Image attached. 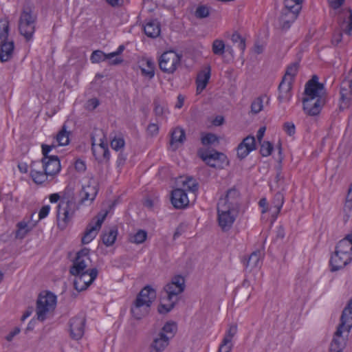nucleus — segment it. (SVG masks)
<instances>
[{
    "label": "nucleus",
    "instance_id": "7c9ffc66",
    "mask_svg": "<svg viewBox=\"0 0 352 352\" xmlns=\"http://www.w3.org/2000/svg\"><path fill=\"white\" fill-rule=\"evenodd\" d=\"M145 34L150 38H157L160 36L161 28L160 23L157 20H152L144 27Z\"/></svg>",
    "mask_w": 352,
    "mask_h": 352
},
{
    "label": "nucleus",
    "instance_id": "0e129e2a",
    "mask_svg": "<svg viewBox=\"0 0 352 352\" xmlns=\"http://www.w3.org/2000/svg\"><path fill=\"white\" fill-rule=\"evenodd\" d=\"M89 252L90 250L87 248H84L76 253V256L75 258H77V260L80 258H86L87 260H90L89 258Z\"/></svg>",
    "mask_w": 352,
    "mask_h": 352
},
{
    "label": "nucleus",
    "instance_id": "412c9836",
    "mask_svg": "<svg viewBox=\"0 0 352 352\" xmlns=\"http://www.w3.org/2000/svg\"><path fill=\"white\" fill-rule=\"evenodd\" d=\"M298 15V12H295L293 10L290 11L287 9H283L281 14L278 19L279 28L282 30H287L291 25L295 21Z\"/></svg>",
    "mask_w": 352,
    "mask_h": 352
},
{
    "label": "nucleus",
    "instance_id": "4468645a",
    "mask_svg": "<svg viewBox=\"0 0 352 352\" xmlns=\"http://www.w3.org/2000/svg\"><path fill=\"white\" fill-rule=\"evenodd\" d=\"M86 319L82 316H76L69 320L70 336L72 339L78 340L84 334V327Z\"/></svg>",
    "mask_w": 352,
    "mask_h": 352
},
{
    "label": "nucleus",
    "instance_id": "6e6552de",
    "mask_svg": "<svg viewBox=\"0 0 352 352\" xmlns=\"http://www.w3.org/2000/svg\"><path fill=\"white\" fill-rule=\"evenodd\" d=\"M340 96L339 109L342 111L349 108L352 100V69L341 82Z\"/></svg>",
    "mask_w": 352,
    "mask_h": 352
},
{
    "label": "nucleus",
    "instance_id": "79ce46f5",
    "mask_svg": "<svg viewBox=\"0 0 352 352\" xmlns=\"http://www.w3.org/2000/svg\"><path fill=\"white\" fill-rule=\"evenodd\" d=\"M67 201L69 204L76 203L74 196V188L69 186H67L64 190L60 203H66Z\"/></svg>",
    "mask_w": 352,
    "mask_h": 352
},
{
    "label": "nucleus",
    "instance_id": "5701e85b",
    "mask_svg": "<svg viewBox=\"0 0 352 352\" xmlns=\"http://www.w3.org/2000/svg\"><path fill=\"white\" fill-rule=\"evenodd\" d=\"M292 82L291 80H288L285 76L283 77L281 82H280L278 89L279 95L278 96V100L279 102L283 101H289L291 98L290 91L292 89Z\"/></svg>",
    "mask_w": 352,
    "mask_h": 352
},
{
    "label": "nucleus",
    "instance_id": "f8f14e48",
    "mask_svg": "<svg viewBox=\"0 0 352 352\" xmlns=\"http://www.w3.org/2000/svg\"><path fill=\"white\" fill-rule=\"evenodd\" d=\"M344 331H346L344 328H340V326H338L333 334L329 352H343L344 349L346 346L349 334L347 333L346 336H344L343 333Z\"/></svg>",
    "mask_w": 352,
    "mask_h": 352
},
{
    "label": "nucleus",
    "instance_id": "9b49d317",
    "mask_svg": "<svg viewBox=\"0 0 352 352\" xmlns=\"http://www.w3.org/2000/svg\"><path fill=\"white\" fill-rule=\"evenodd\" d=\"M238 213L232 212L223 206H221V208H217V219L223 231H228L232 228Z\"/></svg>",
    "mask_w": 352,
    "mask_h": 352
},
{
    "label": "nucleus",
    "instance_id": "c756f323",
    "mask_svg": "<svg viewBox=\"0 0 352 352\" xmlns=\"http://www.w3.org/2000/svg\"><path fill=\"white\" fill-rule=\"evenodd\" d=\"M261 257L262 253L260 250L254 251L248 258H245L243 259V265L246 268H249L250 270H252L260 265Z\"/></svg>",
    "mask_w": 352,
    "mask_h": 352
},
{
    "label": "nucleus",
    "instance_id": "69168bd1",
    "mask_svg": "<svg viewBox=\"0 0 352 352\" xmlns=\"http://www.w3.org/2000/svg\"><path fill=\"white\" fill-rule=\"evenodd\" d=\"M54 147V145L50 146V145H47L45 144H43L41 145L42 153L43 155L42 160H47L52 156V155H49V153L51 151L52 148Z\"/></svg>",
    "mask_w": 352,
    "mask_h": 352
},
{
    "label": "nucleus",
    "instance_id": "37998d69",
    "mask_svg": "<svg viewBox=\"0 0 352 352\" xmlns=\"http://www.w3.org/2000/svg\"><path fill=\"white\" fill-rule=\"evenodd\" d=\"M147 238V232L144 230H139L133 235H131L129 241L136 244L144 243Z\"/></svg>",
    "mask_w": 352,
    "mask_h": 352
},
{
    "label": "nucleus",
    "instance_id": "c9c22d12",
    "mask_svg": "<svg viewBox=\"0 0 352 352\" xmlns=\"http://www.w3.org/2000/svg\"><path fill=\"white\" fill-rule=\"evenodd\" d=\"M118 235V229L116 227L111 228L109 231H104L101 236L102 243L107 247L114 244Z\"/></svg>",
    "mask_w": 352,
    "mask_h": 352
},
{
    "label": "nucleus",
    "instance_id": "b1692460",
    "mask_svg": "<svg viewBox=\"0 0 352 352\" xmlns=\"http://www.w3.org/2000/svg\"><path fill=\"white\" fill-rule=\"evenodd\" d=\"M210 76L211 67L209 65L198 73L196 78L197 94H200L206 87Z\"/></svg>",
    "mask_w": 352,
    "mask_h": 352
},
{
    "label": "nucleus",
    "instance_id": "a19ab883",
    "mask_svg": "<svg viewBox=\"0 0 352 352\" xmlns=\"http://www.w3.org/2000/svg\"><path fill=\"white\" fill-rule=\"evenodd\" d=\"M70 132L66 129L65 124H63L60 131L56 135V140L60 146L67 145L69 142V135Z\"/></svg>",
    "mask_w": 352,
    "mask_h": 352
},
{
    "label": "nucleus",
    "instance_id": "de8ad7c7",
    "mask_svg": "<svg viewBox=\"0 0 352 352\" xmlns=\"http://www.w3.org/2000/svg\"><path fill=\"white\" fill-rule=\"evenodd\" d=\"M283 203L284 195L282 191H278L275 194L272 201V204L274 205V207L276 208L277 214L280 212V209L283 205Z\"/></svg>",
    "mask_w": 352,
    "mask_h": 352
},
{
    "label": "nucleus",
    "instance_id": "680f3d73",
    "mask_svg": "<svg viewBox=\"0 0 352 352\" xmlns=\"http://www.w3.org/2000/svg\"><path fill=\"white\" fill-rule=\"evenodd\" d=\"M124 146V140L123 138H114L111 142V146L115 151H118Z\"/></svg>",
    "mask_w": 352,
    "mask_h": 352
},
{
    "label": "nucleus",
    "instance_id": "39448f33",
    "mask_svg": "<svg viewBox=\"0 0 352 352\" xmlns=\"http://www.w3.org/2000/svg\"><path fill=\"white\" fill-rule=\"evenodd\" d=\"M56 296L51 292H47L45 295L40 294L36 300L37 319L44 321L48 313L53 311L56 308Z\"/></svg>",
    "mask_w": 352,
    "mask_h": 352
},
{
    "label": "nucleus",
    "instance_id": "052dcab7",
    "mask_svg": "<svg viewBox=\"0 0 352 352\" xmlns=\"http://www.w3.org/2000/svg\"><path fill=\"white\" fill-rule=\"evenodd\" d=\"M283 130L285 131V133L289 135L292 136L296 133V126L293 122H287L283 124Z\"/></svg>",
    "mask_w": 352,
    "mask_h": 352
},
{
    "label": "nucleus",
    "instance_id": "0eeeda50",
    "mask_svg": "<svg viewBox=\"0 0 352 352\" xmlns=\"http://www.w3.org/2000/svg\"><path fill=\"white\" fill-rule=\"evenodd\" d=\"M182 55L173 50L164 52L158 59L160 69L166 74H173L181 63Z\"/></svg>",
    "mask_w": 352,
    "mask_h": 352
},
{
    "label": "nucleus",
    "instance_id": "e433bc0d",
    "mask_svg": "<svg viewBox=\"0 0 352 352\" xmlns=\"http://www.w3.org/2000/svg\"><path fill=\"white\" fill-rule=\"evenodd\" d=\"M91 141H92V147L91 150L93 153H96L97 151H102V155H99L98 157H96V160H98V162H102L103 161H105L106 162H108L110 157V153L108 147H96L95 144V140L94 137H91Z\"/></svg>",
    "mask_w": 352,
    "mask_h": 352
},
{
    "label": "nucleus",
    "instance_id": "ddd939ff",
    "mask_svg": "<svg viewBox=\"0 0 352 352\" xmlns=\"http://www.w3.org/2000/svg\"><path fill=\"white\" fill-rule=\"evenodd\" d=\"M149 302L148 300L142 301L141 299H135L130 310L132 316L135 320H140L148 316L151 307Z\"/></svg>",
    "mask_w": 352,
    "mask_h": 352
},
{
    "label": "nucleus",
    "instance_id": "aec40b11",
    "mask_svg": "<svg viewBox=\"0 0 352 352\" xmlns=\"http://www.w3.org/2000/svg\"><path fill=\"white\" fill-rule=\"evenodd\" d=\"M340 321L338 325L340 326V328H344L346 332L349 333L352 328V298L344 308Z\"/></svg>",
    "mask_w": 352,
    "mask_h": 352
},
{
    "label": "nucleus",
    "instance_id": "338daca9",
    "mask_svg": "<svg viewBox=\"0 0 352 352\" xmlns=\"http://www.w3.org/2000/svg\"><path fill=\"white\" fill-rule=\"evenodd\" d=\"M74 167L76 171L83 173L86 170L85 162L80 159H78L74 163Z\"/></svg>",
    "mask_w": 352,
    "mask_h": 352
},
{
    "label": "nucleus",
    "instance_id": "8fccbe9b",
    "mask_svg": "<svg viewBox=\"0 0 352 352\" xmlns=\"http://www.w3.org/2000/svg\"><path fill=\"white\" fill-rule=\"evenodd\" d=\"M183 186L194 193L197 192L199 189L198 183L193 177H187L186 179L183 182Z\"/></svg>",
    "mask_w": 352,
    "mask_h": 352
},
{
    "label": "nucleus",
    "instance_id": "6e6d98bb",
    "mask_svg": "<svg viewBox=\"0 0 352 352\" xmlns=\"http://www.w3.org/2000/svg\"><path fill=\"white\" fill-rule=\"evenodd\" d=\"M210 14L209 8L206 6H199L195 11V16L199 19H204L208 16Z\"/></svg>",
    "mask_w": 352,
    "mask_h": 352
},
{
    "label": "nucleus",
    "instance_id": "2f4dec72",
    "mask_svg": "<svg viewBox=\"0 0 352 352\" xmlns=\"http://www.w3.org/2000/svg\"><path fill=\"white\" fill-rule=\"evenodd\" d=\"M156 298V292L151 286L146 285L137 295L135 299H141L142 301H150L149 305L151 306L153 302Z\"/></svg>",
    "mask_w": 352,
    "mask_h": 352
},
{
    "label": "nucleus",
    "instance_id": "ea45409f",
    "mask_svg": "<svg viewBox=\"0 0 352 352\" xmlns=\"http://www.w3.org/2000/svg\"><path fill=\"white\" fill-rule=\"evenodd\" d=\"M177 330V323L173 321H168L165 323L164 327L162 328L161 331L159 333H163L164 335L170 334V339L172 338L176 333Z\"/></svg>",
    "mask_w": 352,
    "mask_h": 352
},
{
    "label": "nucleus",
    "instance_id": "13d9d810",
    "mask_svg": "<svg viewBox=\"0 0 352 352\" xmlns=\"http://www.w3.org/2000/svg\"><path fill=\"white\" fill-rule=\"evenodd\" d=\"M285 7L283 9H287L290 11L293 10L295 12H300L301 9V6L298 3H295L294 1L292 0H285L284 1Z\"/></svg>",
    "mask_w": 352,
    "mask_h": 352
},
{
    "label": "nucleus",
    "instance_id": "09e8293b",
    "mask_svg": "<svg viewBox=\"0 0 352 352\" xmlns=\"http://www.w3.org/2000/svg\"><path fill=\"white\" fill-rule=\"evenodd\" d=\"M250 282L247 280H244L241 284V285L236 289V293L238 294L240 296H242V294L245 292L243 295V298H249L250 296Z\"/></svg>",
    "mask_w": 352,
    "mask_h": 352
},
{
    "label": "nucleus",
    "instance_id": "20e7f679",
    "mask_svg": "<svg viewBox=\"0 0 352 352\" xmlns=\"http://www.w3.org/2000/svg\"><path fill=\"white\" fill-rule=\"evenodd\" d=\"M197 155L206 165L215 169H223L230 165L227 156L214 149L199 148L197 151Z\"/></svg>",
    "mask_w": 352,
    "mask_h": 352
},
{
    "label": "nucleus",
    "instance_id": "f704fd0d",
    "mask_svg": "<svg viewBox=\"0 0 352 352\" xmlns=\"http://www.w3.org/2000/svg\"><path fill=\"white\" fill-rule=\"evenodd\" d=\"M98 193V188L96 186H91L88 185L84 186L81 191V200L80 202L82 204L86 200H90L93 201L96 197Z\"/></svg>",
    "mask_w": 352,
    "mask_h": 352
},
{
    "label": "nucleus",
    "instance_id": "e2e57ef3",
    "mask_svg": "<svg viewBox=\"0 0 352 352\" xmlns=\"http://www.w3.org/2000/svg\"><path fill=\"white\" fill-rule=\"evenodd\" d=\"M343 32H344L341 29L334 32L331 39L333 45H338L342 41Z\"/></svg>",
    "mask_w": 352,
    "mask_h": 352
},
{
    "label": "nucleus",
    "instance_id": "c03bdc74",
    "mask_svg": "<svg viewBox=\"0 0 352 352\" xmlns=\"http://www.w3.org/2000/svg\"><path fill=\"white\" fill-rule=\"evenodd\" d=\"M225 43L222 40L216 39L212 43V51L214 54L221 56L225 52Z\"/></svg>",
    "mask_w": 352,
    "mask_h": 352
},
{
    "label": "nucleus",
    "instance_id": "2eb2a0df",
    "mask_svg": "<svg viewBox=\"0 0 352 352\" xmlns=\"http://www.w3.org/2000/svg\"><path fill=\"white\" fill-rule=\"evenodd\" d=\"M256 140L254 136L248 135L238 145L237 157L241 160L245 158L252 151L256 150Z\"/></svg>",
    "mask_w": 352,
    "mask_h": 352
},
{
    "label": "nucleus",
    "instance_id": "423d86ee",
    "mask_svg": "<svg viewBox=\"0 0 352 352\" xmlns=\"http://www.w3.org/2000/svg\"><path fill=\"white\" fill-rule=\"evenodd\" d=\"M78 206L76 203H59L57 210V226L62 230H65L74 217Z\"/></svg>",
    "mask_w": 352,
    "mask_h": 352
},
{
    "label": "nucleus",
    "instance_id": "9d476101",
    "mask_svg": "<svg viewBox=\"0 0 352 352\" xmlns=\"http://www.w3.org/2000/svg\"><path fill=\"white\" fill-rule=\"evenodd\" d=\"M107 212L104 214H98L94 219L89 222L82 237L81 241L82 244H88L96 236V232L98 231L107 217Z\"/></svg>",
    "mask_w": 352,
    "mask_h": 352
},
{
    "label": "nucleus",
    "instance_id": "603ef678",
    "mask_svg": "<svg viewBox=\"0 0 352 352\" xmlns=\"http://www.w3.org/2000/svg\"><path fill=\"white\" fill-rule=\"evenodd\" d=\"M274 150V146L272 143L268 141L263 142L261 146L260 153L263 157H267L270 155Z\"/></svg>",
    "mask_w": 352,
    "mask_h": 352
},
{
    "label": "nucleus",
    "instance_id": "473e14b6",
    "mask_svg": "<svg viewBox=\"0 0 352 352\" xmlns=\"http://www.w3.org/2000/svg\"><path fill=\"white\" fill-rule=\"evenodd\" d=\"M76 278L74 281V286L78 292H82L88 288L92 283H89L87 272H82L78 276H75Z\"/></svg>",
    "mask_w": 352,
    "mask_h": 352
},
{
    "label": "nucleus",
    "instance_id": "393cba45",
    "mask_svg": "<svg viewBox=\"0 0 352 352\" xmlns=\"http://www.w3.org/2000/svg\"><path fill=\"white\" fill-rule=\"evenodd\" d=\"M90 60L93 63H98L106 60H109V64L111 65H118L124 61L122 58L111 59V58L109 56V54H105L101 50L94 51L91 55Z\"/></svg>",
    "mask_w": 352,
    "mask_h": 352
},
{
    "label": "nucleus",
    "instance_id": "f03ea898",
    "mask_svg": "<svg viewBox=\"0 0 352 352\" xmlns=\"http://www.w3.org/2000/svg\"><path fill=\"white\" fill-rule=\"evenodd\" d=\"M345 0H328L329 6L333 10L331 14L336 16L340 28L347 35L352 32V10L350 8H342Z\"/></svg>",
    "mask_w": 352,
    "mask_h": 352
},
{
    "label": "nucleus",
    "instance_id": "6ab92c4d",
    "mask_svg": "<svg viewBox=\"0 0 352 352\" xmlns=\"http://www.w3.org/2000/svg\"><path fill=\"white\" fill-rule=\"evenodd\" d=\"M30 176L36 184H43L47 180V176H50L47 171L43 170V168H41L39 161L32 162L30 165Z\"/></svg>",
    "mask_w": 352,
    "mask_h": 352
},
{
    "label": "nucleus",
    "instance_id": "864d4df0",
    "mask_svg": "<svg viewBox=\"0 0 352 352\" xmlns=\"http://www.w3.org/2000/svg\"><path fill=\"white\" fill-rule=\"evenodd\" d=\"M282 166L280 164L277 168V173L275 177L278 188H281V191L285 190V177L282 173Z\"/></svg>",
    "mask_w": 352,
    "mask_h": 352
},
{
    "label": "nucleus",
    "instance_id": "f257e3e1",
    "mask_svg": "<svg viewBox=\"0 0 352 352\" xmlns=\"http://www.w3.org/2000/svg\"><path fill=\"white\" fill-rule=\"evenodd\" d=\"M304 94L305 96L302 98V103L305 112L311 116L318 115L325 104V88L323 83L318 82L316 75H314L306 83Z\"/></svg>",
    "mask_w": 352,
    "mask_h": 352
},
{
    "label": "nucleus",
    "instance_id": "5fc2aeb1",
    "mask_svg": "<svg viewBox=\"0 0 352 352\" xmlns=\"http://www.w3.org/2000/svg\"><path fill=\"white\" fill-rule=\"evenodd\" d=\"M175 305L176 302H171L168 304L160 302L157 307V311L160 314H166L175 307Z\"/></svg>",
    "mask_w": 352,
    "mask_h": 352
},
{
    "label": "nucleus",
    "instance_id": "3c124183",
    "mask_svg": "<svg viewBox=\"0 0 352 352\" xmlns=\"http://www.w3.org/2000/svg\"><path fill=\"white\" fill-rule=\"evenodd\" d=\"M298 67H299L298 63L295 62V63H292L287 67L285 74L284 76H285L286 78H287V76H289V80H291L292 81L294 78L297 74Z\"/></svg>",
    "mask_w": 352,
    "mask_h": 352
},
{
    "label": "nucleus",
    "instance_id": "4be33fe9",
    "mask_svg": "<svg viewBox=\"0 0 352 352\" xmlns=\"http://www.w3.org/2000/svg\"><path fill=\"white\" fill-rule=\"evenodd\" d=\"M14 43L13 41L3 40L0 43V61L2 63L10 60L13 56Z\"/></svg>",
    "mask_w": 352,
    "mask_h": 352
},
{
    "label": "nucleus",
    "instance_id": "a211bd4d",
    "mask_svg": "<svg viewBox=\"0 0 352 352\" xmlns=\"http://www.w3.org/2000/svg\"><path fill=\"white\" fill-rule=\"evenodd\" d=\"M39 162L41 168H43V170L47 171L50 176L57 175L61 169L60 162L57 155H52L48 159L41 160Z\"/></svg>",
    "mask_w": 352,
    "mask_h": 352
},
{
    "label": "nucleus",
    "instance_id": "58836bf2",
    "mask_svg": "<svg viewBox=\"0 0 352 352\" xmlns=\"http://www.w3.org/2000/svg\"><path fill=\"white\" fill-rule=\"evenodd\" d=\"M344 221L346 222L352 218V192L348 190L346 199L343 208Z\"/></svg>",
    "mask_w": 352,
    "mask_h": 352
},
{
    "label": "nucleus",
    "instance_id": "4c0bfd02",
    "mask_svg": "<svg viewBox=\"0 0 352 352\" xmlns=\"http://www.w3.org/2000/svg\"><path fill=\"white\" fill-rule=\"evenodd\" d=\"M173 287H177V292H183L185 289V280L181 275L175 276L170 283H168L164 287V289H170Z\"/></svg>",
    "mask_w": 352,
    "mask_h": 352
},
{
    "label": "nucleus",
    "instance_id": "72a5a7b5",
    "mask_svg": "<svg viewBox=\"0 0 352 352\" xmlns=\"http://www.w3.org/2000/svg\"><path fill=\"white\" fill-rule=\"evenodd\" d=\"M86 258H80L77 260L75 258L73 260L72 265L69 268V273L72 276H78V274L85 272L87 265L86 263Z\"/></svg>",
    "mask_w": 352,
    "mask_h": 352
},
{
    "label": "nucleus",
    "instance_id": "dca6fc26",
    "mask_svg": "<svg viewBox=\"0 0 352 352\" xmlns=\"http://www.w3.org/2000/svg\"><path fill=\"white\" fill-rule=\"evenodd\" d=\"M351 261V256H349L346 254H340L338 252H334V253L331 255L329 261L331 271H338L350 263Z\"/></svg>",
    "mask_w": 352,
    "mask_h": 352
},
{
    "label": "nucleus",
    "instance_id": "774afa93",
    "mask_svg": "<svg viewBox=\"0 0 352 352\" xmlns=\"http://www.w3.org/2000/svg\"><path fill=\"white\" fill-rule=\"evenodd\" d=\"M85 272L87 273V276H89V283H92L94 280L96 278L98 271L96 268H92L91 270H85Z\"/></svg>",
    "mask_w": 352,
    "mask_h": 352
},
{
    "label": "nucleus",
    "instance_id": "7ed1b4c3",
    "mask_svg": "<svg viewBox=\"0 0 352 352\" xmlns=\"http://www.w3.org/2000/svg\"><path fill=\"white\" fill-rule=\"evenodd\" d=\"M37 15L33 5H24L19 21V30L27 41H30L35 32Z\"/></svg>",
    "mask_w": 352,
    "mask_h": 352
},
{
    "label": "nucleus",
    "instance_id": "a18cd8bd",
    "mask_svg": "<svg viewBox=\"0 0 352 352\" xmlns=\"http://www.w3.org/2000/svg\"><path fill=\"white\" fill-rule=\"evenodd\" d=\"M9 21L6 19H0V40H8L9 34Z\"/></svg>",
    "mask_w": 352,
    "mask_h": 352
},
{
    "label": "nucleus",
    "instance_id": "c85d7f7f",
    "mask_svg": "<svg viewBox=\"0 0 352 352\" xmlns=\"http://www.w3.org/2000/svg\"><path fill=\"white\" fill-rule=\"evenodd\" d=\"M37 221L30 224V221H21L16 223L15 237L22 239L36 226Z\"/></svg>",
    "mask_w": 352,
    "mask_h": 352
},
{
    "label": "nucleus",
    "instance_id": "49530a36",
    "mask_svg": "<svg viewBox=\"0 0 352 352\" xmlns=\"http://www.w3.org/2000/svg\"><path fill=\"white\" fill-rule=\"evenodd\" d=\"M201 142L204 146L212 145L215 142L219 144V138L214 133H208L201 137Z\"/></svg>",
    "mask_w": 352,
    "mask_h": 352
},
{
    "label": "nucleus",
    "instance_id": "bf43d9fd",
    "mask_svg": "<svg viewBox=\"0 0 352 352\" xmlns=\"http://www.w3.org/2000/svg\"><path fill=\"white\" fill-rule=\"evenodd\" d=\"M263 109V100L261 98H257L251 104V111L254 113H258Z\"/></svg>",
    "mask_w": 352,
    "mask_h": 352
},
{
    "label": "nucleus",
    "instance_id": "bb28decb",
    "mask_svg": "<svg viewBox=\"0 0 352 352\" xmlns=\"http://www.w3.org/2000/svg\"><path fill=\"white\" fill-rule=\"evenodd\" d=\"M170 337L168 335L159 333L151 345V352H162L168 345Z\"/></svg>",
    "mask_w": 352,
    "mask_h": 352
},
{
    "label": "nucleus",
    "instance_id": "4d7b16f0",
    "mask_svg": "<svg viewBox=\"0 0 352 352\" xmlns=\"http://www.w3.org/2000/svg\"><path fill=\"white\" fill-rule=\"evenodd\" d=\"M237 331V328L236 325H232L230 327L228 331H227L224 338L223 339V341L224 342V344H228L231 342L232 338L234 337V336L236 334Z\"/></svg>",
    "mask_w": 352,
    "mask_h": 352
},
{
    "label": "nucleus",
    "instance_id": "1a4fd4ad",
    "mask_svg": "<svg viewBox=\"0 0 352 352\" xmlns=\"http://www.w3.org/2000/svg\"><path fill=\"white\" fill-rule=\"evenodd\" d=\"M239 195V190L234 187L228 190L226 196L219 199L217 208H221V206H223L226 209L232 211V212H239L240 207Z\"/></svg>",
    "mask_w": 352,
    "mask_h": 352
},
{
    "label": "nucleus",
    "instance_id": "f3484780",
    "mask_svg": "<svg viewBox=\"0 0 352 352\" xmlns=\"http://www.w3.org/2000/svg\"><path fill=\"white\" fill-rule=\"evenodd\" d=\"M170 201L176 209H183L188 206L189 200L186 191L182 188H175L171 192Z\"/></svg>",
    "mask_w": 352,
    "mask_h": 352
},
{
    "label": "nucleus",
    "instance_id": "a878e982",
    "mask_svg": "<svg viewBox=\"0 0 352 352\" xmlns=\"http://www.w3.org/2000/svg\"><path fill=\"white\" fill-rule=\"evenodd\" d=\"M335 252L346 254L352 257V232L338 243Z\"/></svg>",
    "mask_w": 352,
    "mask_h": 352
},
{
    "label": "nucleus",
    "instance_id": "cd10ccee",
    "mask_svg": "<svg viewBox=\"0 0 352 352\" xmlns=\"http://www.w3.org/2000/svg\"><path fill=\"white\" fill-rule=\"evenodd\" d=\"M186 140V132L184 129L181 127L175 128L170 134V144L171 146H174L173 151H175L178 146L177 144H182Z\"/></svg>",
    "mask_w": 352,
    "mask_h": 352
}]
</instances>
